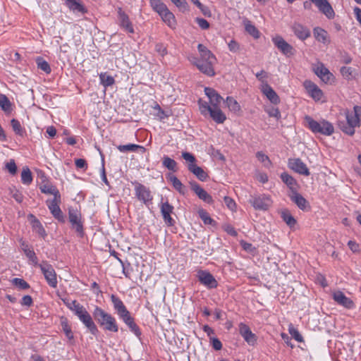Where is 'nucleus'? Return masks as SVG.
I'll list each match as a JSON object with an SVG mask.
<instances>
[{"instance_id": "nucleus-6", "label": "nucleus", "mask_w": 361, "mask_h": 361, "mask_svg": "<svg viewBox=\"0 0 361 361\" xmlns=\"http://www.w3.org/2000/svg\"><path fill=\"white\" fill-rule=\"evenodd\" d=\"M75 307V314L78 317L80 321L82 322V324L87 328V329L92 334L96 335L99 332V330L90 313L82 305L76 306Z\"/></svg>"}, {"instance_id": "nucleus-12", "label": "nucleus", "mask_w": 361, "mask_h": 361, "mask_svg": "<svg viewBox=\"0 0 361 361\" xmlns=\"http://www.w3.org/2000/svg\"><path fill=\"white\" fill-rule=\"evenodd\" d=\"M135 192L137 199L145 204H147L152 200L149 190L140 183H135Z\"/></svg>"}, {"instance_id": "nucleus-38", "label": "nucleus", "mask_w": 361, "mask_h": 361, "mask_svg": "<svg viewBox=\"0 0 361 361\" xmlns=\"http://www.w3.org/2000/svg\"><path fill=\"white\" fill-rule=\"evenodd\" d=\"M161 19L167 23V25L170 27H173L176 24L175 16L168 9L166 8V11H163L159 15Z\"/></svg>"}, {"instance_id": "nucleus-61", "label": "nucleus", "mask_w": 361, "mask_h": 361, "mask_svg": "<svg viewBox=\"0 0 361 361\" xmlns=\"http://www.w3.org/2000/svg\"><path fill=\"white\" fill-rule=\"evenodd\" d=\"M223 228H224V230L227 233H228L229 235H231L232 236H236L238 234L236 231L235 230V228L230 224H225V225H224Z\"/></svg>"}, {"instance_id": "nucleus-44", "label": "nucleus", "mask_w": 361, "mask_h": 361, "mask_svg": "<svg viewBox=\"0 0 361 361\" xmlns=\"http://www.w3.org/2000/svg\"><path fill=\"white\" fill-rule=\"evenodd\" d=\"M117 149L121 152H135L137 149H145V148L140 145H135V144H128V145H118L117 147Z\"/></svg>"}, {"instance_id": "nucleus-47", "label": "nucleus", "mask_w": 361, "mask_h": 361, "mask_svg": "<svg viewBox=\"0 0 361 361\" xmlns=\"http://www.w3.org/2000/svg\"><path fill=\"white\" fill-rule=\"evenodd\" d=\"M11 125L16 135H20L21 137L24 135L25 133V130L22 128L20 122L18 120L13 118L11 121Z\"/></svg>"}, {"instance_id": "nucleus-55", "label": "nucleus", "mask_w": 361, "mask_h": 361, "mask_svg": "<svg viewBox=\"0 0 361 361\" xmlns=\"http://www.w3.org/2000/svg\"><path fill=\"white\" fill-rule=\"evenodd\" d=\"M61 300L66 306L73 312L75 311V307L81 305L76 300H71L68 298H61Z\"/></svg>"}, {"instance_id": "nucleus-52", "label": "nucleus", "mask_w": 361, "mask_h": 361, "mask_svg": "<svg viewBox=\"0 0 361 361\" xmlns=\"http://www.w3.org/2000/svg\"><path fill=\"white\" fill-rule=\"evenodd\" d=\"M5 169L11 174L15 175L17 172V166L14 159L10 161L5 164Z\"/></svg>"}, {"instance_id": "nucleus-2", "label": "nucleus", "mask_w": 361, "mask_h": 361, "mask_svg": "<svg viewBox=\"0 0 361 361\" xmlns=\"http://www.w3.org/2000/svg\"><path fill=\"white\" fill-rule=\"evenodd\" d=\"M197 49L201 55L202 61L197 65V69L208 76H214L215 72L214 64L216 61L215 56L203 44H199Z\"/></svg>"}, {"instance_id": "nucleus-50", "label": "nucleus", "mask_w": 361, "mask_h": 361, "mask_svg": "<svg viewBox=\"0 0 361 361\" xmlns=\"http://www.w3.org/2000/svg\"><path fill=\"white\" fill-rule=\"evenodd\" d=\"M289 334L298 342L303 341L302 336L299 331L293 326L290 324L288 327Z\"/></svg>"}, {"instance_id": "nucleus-8", "label": "nucleus", "mask_w": 361, "mask_h": 361, "mask_svg": "<svg viewBox=\"0 0 361 361\" xmlns=\"http://www.w3.org/2000/svg\"><path fill=\"white\" fill-rule=\"evenodd\" d=\"M249 202L257 210H267L272 202L270 197L265 195L251 196Z\"/></svg>"}, {"instance_id": "nucleus-29", "label": "nucleus", "mask_w": 361, "mask_h": 361, "mask_svg": "<svg viewBox=\"0 0 361 361\" xmlns=\"http://www.w3.org/2000/svg\"><path fill=\"white\" fill-rule=\"evenodd\" d=\"M187 167L188 171L194 174L200 181H205L207 179V173L197 164H188Z\"/></svg>"}, {"instance_id": "nucleus-64", "label": "nucleus", "mask_w": 361, "mask_h": 361, "mask_svg": "<svg viewBox=\"0 0 361 361\" xmlns=\"http://www.w3.org/2000/svg\"><path fill=\"white\" fill-rule=\"evenodd\" d=\"M20 304L23 306L30 307L32 304V298L30 295H25L23 297Z\"/></svg>"}, {"instance_id": "nucleus-58", "label": "nucleus", "mask_w": 361, "mask_h": 361, "mask_svg": "<svg viewBox=\"0 0 361 361\" xmlns=\"http://www.w3.org/2000/svg\"><path fill=\"white\" fill-rule=\"evenodd\" d=\"M353 71V70L351 67L343 66L341 68V73L346 78H350L352 76Z\"/></svg>"}, {"instance_id": "nucleus-41", "label": "nucleus", "mask_w": 361, "mask_h": 361, "mask_svg": "<svg viewBox=\"0 0 361 361\" xmlns=\"http://www.w3.org/2000/svg\"><path fill=\"white\" fill-rule=\"evenodd\" d=\"M245 28L246 32H247L250 35H252L254 38L257 39L259 37V32L256 28V27L252 24V23L245 20L244 21Z\"/></svg>"}, {"instance_id": "nucleus-26", "label": "nucleus", "mask_w": 361, "mask_h": 361, "mask_svg": "<svg viewBox=\"0 0 361 361\" xmlns=\"http://www.w3.org/2000/svg\"><path fill=\"white\" fill-rule=\"evenodd\" d=\"M319 10L324 13L329 19L334 18L335 13L331 4L327 0H321L315 4Z\"/></svg>"}, {"instance_id": "nucleus-31", "label": "nucleus", "mask_w": 361, "mask_h": 361, "mask_svg": "<svg viewBox=\"0 0 361 361\" xmlns=\"http://www.w3.org/2000/svg\"><path fill=\"white\" fill-rule=\"evenodd\" d=\"M21 249L24 252L26 257L35 264L38 265V259L32 250H30L29 245L24 241L21 243Z\"/></svg>"}, {"instance_id": "nucleus-34", "label": "nucleus", "mask_w": 361, "mask_h": 361, "mask_svg": "<svg viewBox=\"0 0 361 361\" xmlns=\"http://www.w3.org/2000/svg\"><path fill=\"white\" fill-rule=\"evenodd\" d=\"M40 190L42 193L53 195L54 198H60L61 195L58 189L51 184H44L40 186Z\"/></svg>"}, {"instance_id": "nucleus-53", "label": "nucleus", "mask_w": 361, "mask_h": 361, "mask_svg": "<svg viewBox=\"0 0 361 361\" xmlns=\"http://www.w3.org/2000/svg\"><path fill=\"white\" fill-rule=\"evenodd\" d=\"M61 326L63 328V331H64L66 337L69 339H73V334L71 331V326L68 324L66 321L61 322Z\"/></svg>"}, {"instance_id": "nucleus-30", "label": "nucleus", "mask_w": 361, "mask_h": 361, "mask_svg": "<svg viewBox=\"0 0 361 361\" xmlns=\"http://www.w3.org/2000/svg\"><path fill=\"white\" fill-rule=\"evenodd\" d=\"M314 37L316 40L323 44L329 43V37L327 32L322 27H316L313 29Z\"/></svg>"}, {"instance_id": "nucleus-11", "label": "nucleus", "mask_w": 361, "mask_h": 361, "mask_svg": "<svg viewBox=\"0 0 361 361\" xmlns=\"http://www.w3.org/2000/svg\"><path fill=\"white\" fill-rule=\"evenodd\" d=\"M118 24L128 33H134V28L128 16L122 10L118 8Z\"/></svg>"}, {"instance_id": "nucleus-25", "label": "nucleus", "mask_w": 361, "mask_h": 361, "mask_svg": "<svg viewBox=\"0 0 361 361\" xmlns=\"http://www.w3.org/2000/svg\"><path fill=\"white\" fill-rule=\"evenodd\" d=\"M261 91L264 94L266 95L267 99L273 104H276L280 102V99L274 89L268 84L264 83V85L261 87Z\"/></svg>"}, {"instance_id": "nucleus-20", "label": "nucleus", "mask_w": 361, "mask_h": 361, "mask_svg": "<svg viewBox=\"0 0 361 361\" xmlns=\"http://www.w3.org/2000/svg\"><path fill=\"white\" fill-rule=\"evenodd\" d=\"M173 207L168 202L161 203V213L165 224L168 226H172L175 224V221L171 216V214L173 213Z\"/></svg>"}, {"instance_id": "nucleus-17", "label": "nucleus", "mask_w": 361, "mask_h": 361, "mask_svg": "<svg viewBox=\"0 0 361 361\" xmlns=\"http://www.w3.org/2000/svg\"><path fill=\"white\" fill-rule=\"evenodd\" d=\"M239 333L249 345H254L256 343V335L252 332L250 328L245 324L240 323Z\"/></svg>"}, {"instance_id": "nucleus-48", "label": "nucleus", "mask_w": 361, "mask_h": 361, "mask_svg": "<svg viewBox=\"0 0 361 361\" xmlns=\"http://www.w3.org/2000/svg\"><path fill=\"white\" fill-rule=\"evenodd\" d=\"M38 68L44 71L46 73H49L51 72V68L49 64L44 61L42 58L39 57L36 60Z\"/></svg>"}, {"instance_id": "nucleus-3", "label": "nucleus", "mask_w": 361, "mask_h": 361, "mask_svg": "<svg viewBox=\"0 0 361 361\" xmlns=\"http://www.w3.org/2000/svg\"><path fill=\"white\" fill-rule=\"evenodd\" d=\"M93 317L104 330L111 332L118 331V326L115 317L101 307H95L93 312Z\"/></svg>"}, {"instance_id": "nucleus-37", "label": "nucleus", "mask_w": 361, "mask_h": 361, "mask_svg": "<svg viewBox=\"0 0 361 361\" xmlns=\"http://www.w3.org/2000/svg\"><path fill=\"white\" fill-rule=\"evenodd\" d=\"M162 165L164 167L173 172H176L178 171L177 162L168 156H164L162 158Z\"/></svg>"}, {"instance_id": "nucleus-51", "label": "nucleus", "mask_w": 361, "mask_h": 361, "mask_svg": "<svg viewBox=\"0 0 361 361\" xmlns=\"http://www.w3.org/2000/svg\"><path fill=\"white\" fill-rule=\"evenodd\" d=\"M256 157L258 159V160L259 161H261L262 163H263L266 167H269L271 165V161L269 160V158L268 157V156L264 154L263 152H257Z\"/></svg>"}, {"instance_id": "nucleus-27", "label": "nucleus", "mask_w": 361, "mask_h": 361, "mask_svg": "<svg viewBox=\"0 0 361 361\" xmlns=\"http://www.w3.org/2000/svg\"><path fill=\"white\" fill-rule=\"evenodd\" d=\"M111 300L113 303L114 308L116 311L119 317L129 312L122 300L116 295L112 294L111 295Z\"/></svg>"}, {"instance_id": "nucleus-32", "label": "nucleus", "mask_w": 361, "mask_h": 361, "mask_svg": "<svg viewBox=\"0 0 361 361\" xmlns=\"http://www.w3.org/2000/svg\"><path fill=\"white\" fill-rule=\"evenodd\" d=\"M66 3L67 6L73 11H77L82 13L87 12V10L81 4L80 0H66Z\"/></svg>"}, {"instance_id": "nucleus-1", "label": "nucleus", "mask_w": 361, "mask_h": 361, "mask_svg": "<svg viewBox=\"0 0 361 361\" xmlns=\"http://www.w3.org/2000/svg\"><path fill=\"white\" fill-rule=\"evenodd\" d=\"M346 122H339L340 129L348 135H353L355 128L360 126L361 123V106H355L352 111L345 112Z\"/></svg>"}, {"instance_id": "nucleus-22", "label": "nucleus", "mask_w": 361, "mask_h": 361, "mask_svg": "<svg viewBox=\"0 0 361 361\" xmlns=\"http://www.w3.org/2000/svg\"><path fill=\"white\" fill-rule=\"evenodd\" d=\"M204 93L209 98L210 106H219V104L223 100V98L214 89L211 87H205Z\"/></svg>"}, {"instance_id": "nucleus-4", "label": "nucleus", "mask_w": 361, "mask_h": 361, "mask_svg": "<svg viewBox=\"0 0 361 361\" xmlns=\"http://www.w3.org/2000/svg\"><path fill=\"white\" fill-rule=\"evenodd\" d=\"M305 122L306 126L314 133H320L326 136H330L334 133L333 125L326 120L323 119L317 121L311 116H306L305 117Z\"/></svg>"}, {"instance_id": "nucleus-7", "label": "nucleus", "mask_w": 361, "mask_h": 361, "mask_svg": "<svg viewBox=\"0 0 361 361\" xmlns=\"http://www.w3.org/2000/svg\"><path fill=\"white\" fill-rule=\"evenodd\" d=\"M37 266L40 268L47 283L52 288H56L58 281L56 273L53 267L46 261L38 264Z\"/></svg>"}, {"instance_id": "nucleus-9", "label": "nucleus", "mask_w": 361, "mask_h": 361, "mask_svg": "<svg viewBox=\"0 0 361 361\" xmlns=\"http://www.w3.org/2000/svg\"><path fill=\"white\" fill-rule=\"evenodd\" d=\"M69 221L72 224L73 228L80 235H83V227L81 221V214L77 209L70 208L68 211Z\"/></svg>"}, {"instance_id": "nucleus-10", "label": "nucleus", "mask_w": 361, "mask_h": 361, "mask_svg": "<svg viewBox=\"0 0 361 361\" xmlns=\"http://www.w3.org/2000/svg\"><path fill=\"white\" fill-rule=\"evenodd\" d=\"M61 203V197L60 198H54L52 200L47 201V204L48 208L49 209L51 214L54 217L57 219L59 221L64 222L65 217L63 214L61 209L59 207V204Z\"/></svg>"}, {"instance_id": "nucleus-24", "label": "nucleus", "mask_w": 361, "mask_h": 361, "mask_svg": "<svg viewBox=\"0 0 361 361\" xmlns=\"http://www.w3.org/2000/svg\"><path fill=\"white\" fill-rule=\"evenodd\" d=\"M292 30L297 37L301 40H305L311 35L310 29L300 23H294L292 26Z\"/></svg>"}, {"instance_id": "nucleus-19", "label": "nucleus", "mask_w": 361, "mask_h": 361, "mask_svg": "<svg viewBox=\"0 0 361 361\" xmlns=\"http://www.w3.org/2000/svg\"><path fill=\"white\" fill-rule=\"evenodd\" d=\"M290 199L294 202L297 207L302 211H309L310 205L308 201L300 193L293 191L289 195Z\"/></svg>"}, {"instance_id": "nucleus-56", "label": "nucleus", "mask_w": 361, "mask_h": 361, "mask_svg": "<svg viewBox=\"0 0 361 361\" xmlns=\"http://www.w3.org/2000/svg\"><path fill=\"white\" fill-rule=\"evenodd\" d=\"M181 156L183 159L188 162V164H196L195 162L197 160L192 154L188 152H183Z\"/></svg>"}, {"instance_id": "nucleus-49", "label": "nucleus", "mask_w": 361, "mask_h": 361, "mask_svg": "<svg viewBox=\"0 0 361 361\" xmlns=\"http://www.w3.org/2000/svg\"><path fill=\"white\" fill-rule=\"evenodd\" d=\"M13 284L18 286L20 289L25 290L30 288L29 284L23 279L19 278H14L12 280Z\"/></svg>"}, {"instance_id": "nucleus-16", "label": "nucleus", "mask_w": 361, "mask_h": 361, "mask_svg": "<svg viewBox=\"0 0 361 361\" xmlns=\"http://www.w3.org/2000/svg\"><path fill=\"white\" fill-rule=\"evenodd\" d=\"M288 166L290 169L295 171L296 173L304 175L309 176L310 171L307 167L306 164L302 161L300 159H291L288 161Z\"/></svg>"}, {"instance_id": "nucleus-33", "label": "nucleus", "mask_w": 361, "mask_h": 361, "mask_svg": "<svg viewBox=\"0 0 361 361\" xmlns=\"http://www.w3.org/2000/svg\"><path fill=\"white\" fill-rule=\"evenodd\" d=\"M281 217L283 221L290 227L293 228L295 226L297 221L290 214V211L285 209L281 212Z\"/></svg>"}, {"instance_id": "nucleus-21", "label": "nucleus", "mask_w": 361, "mask_h": 361, "mask_svg": "<svg viewBox=\"0 0 361 361\" xmlns=\"http://www.w3.org/2000/svg\"><path fill=\"white\" fill-rule=\"evenodd\" d=\"M314 73L324 82H329L333 78V74L322 63H318L314 68Z\"/></svg>"}, {"instance_id": "nucleus-36", "label": "nucleus", "mask_w": 361, "mask_h": 361, "mask_svg": "<svg viewBox=\"0 0 361 361\" xmlns=\"http://www.w3.org/2000/svg\"><path fill=\"white\" fill-rule=\"evenodd\" d=\"M226 103L229 110L235 114L241 111V108L238 102L232 97H227Z\"/></svg>"}, {"instance_id": "nucleus-54", "label": "nucleus", "mask_w": 361, "mask_h": 361, "mask_svg": "<svg viewBox=\"0 0 361 361\" xmlns=\"http://www.w3.org/2000/svg\"><path fill=\"white\" fill-rule=\"evenodd\" d=\"M10 194L17 202L21 203L23 202V195L16 188H10Z\"/></svg>"}, {"instance_id": "nucleus-43", "label": "nucleus", "mask_w": 361, "mask_h": 361, "mask_svg": "<svg viewBox=\"0 0 361 361\" xmlns=\"http://www.w3.org/2000/svg\"><path fill=\"white\" fill-rule=\"evenodd\" d=\"M150 4L152 8L160 15L166 11L167 6L160 0H150Z\"/></svg>"}, {"instance_id": "nucleus-45", "label": "nucleus", "mask_w": 361, "mask_h": 361, "mask_svg": "<svg viewBox=\"0 0 361 361\" xmlns=\"http://www.w3.org/2000/svg\"><path fill=\"white\" fill-rule=\"evenodd\" d=\"M99 79L101 84L104 87H109L114 84L115 80L111 75H107L106 73H101L99 74Z\"/></svg>"}, {"instance_id": "nucleus-60", "label": "nucleus", "mask_w": 361, "mask_h": 361, "mask_svg": "<svg viewBox=\"0 0 361 361\" xmlns=\"http://www.w3.org/2000/svg\"><path fill=\"white\" fill-rule=\"evenodd\" d=\"M196 22L197 23L198 25L203 30H207L209 27V23L208 21L204 18H196Z\"/></svg>"}, {"instance_id": "nucleus-23", "label": "nucleus", "mask_w": 361, "mask_h": 361, "mask_svg": "<svg viewBox=\"0 0 361 361\" xmlns=\"http://www.w3.org/2000/svg\"><path fill=\"white\" fill-rule=\"evenodd\" d=\"M333 298L338 305L348 309H351L354 307L353 301L350 298H347L344 293L340 290L334 293Z\"/></svg>"}, {"instance_id": "nucleus-57", "label": "nucleus", "mask_w": 361, "mask_h": 361, "mask_svg": "<svg viewBox=\"0 0 361 361\" xmlns=\"http://www.w3.org/2000/svg\"><path fill=\"white\" fill-rule=\"evenodd\" d=\"M268 75L267 73L262 70L260 72H258L256 73V78L261 82L262 85L261 87H262L264 83H267V78Z\"/></svg>"}, {"instance_id": "nucleus-13", "label": "nucleus", "mask_w": 361, "mask_h": 361, "mask_svg": "<svg viewBox=\"0 0 361 361\" xmlns=\"http://www.w3.org/2000/svg\"><path fill=\"white\" fill-rule=\"evenodd\" d=\"M200 282L208 288H214L218 286L217 281L212 274L207 271L200 270L197 275Z\"/></svg>"}, {"instance_id": "nucleus-63", "label": "nucleus", "mask_w": 361, "mask_h": 361, "mask_svg": "<svg viewBox=\"0 0 361 361\" xmlns=\"http://www.w3.org/2000/svg\"><path fill=\"white\" fill-rule=\"evenodd\" d=\"M155 50L161 56H164L167 53L166 47L162 44H157L155 47Z\"/></svg>"}, {"instance_id": "nucleus-46", "label": "nucleus", "mask_w": 361, "mask_h": 361, "mask_svg": "<svg viewBox=\"0 0 361 361\" xmlns=\"http://www.w3.org/2000/svg\"><path fill=\"white\" fill-rule=\"evenodd\" d=\"M0 106L5 112H10L11 110V104L8 97L0 94Z\"/></svg>"}, {"instance_id": "nucleus-40", "label": "nucleus", "mask_w": 361, "mask_h": 361, "mask_svg": "<svg viewBox=\"0 0 361 361\" xmlns=\"http://www.w3.org/2000/svg\"><path fill=\"white\" fill-rule=\"evenodd\" d=\"M21 181L23 184L29 185L32 182V172L27 166L23 169L21 172Z\"/></svg>"}, {"instance_id": "nucleus-15", "label": "nucleus", "mask_w": 361, "mask_h": 361, "mask_svg": "<svg viewBox=\"0 0 361 361\" xmlns=\"http://www.w3.org/2000/svg\"><path fill=\"white\" fill-rule=\"evenodd\" d=\"M274 45L285 55L294 54L293 47L286 42L281 36H276L272 39Z\"/></svg>"}, {"instance_id": "nucleus-35", "label": "nucleus", "mask_w": 361, "mask_h": 361, "mask_svg": "<svg viewBox=\"0 0 361 361\" xmlns=\"http://www.w3.org/2000/svg\"><path fill=\"white\" fill-rule=\"evenodd\" d=\"M281 178L284 183L290 189L291 192L297 190L296 180L287 173H283L281 175Z\"/></svg>"}, {"instance_id": "nucleus-62", "label": "nucleus", "mask_w": 361, "mask_h": 361, "mask_svg": "<svg viewBox=\"0 0 361 361\" xmlns=\"http://www.w3.org/2000/svg\"><path fill=\"white\" fill-rule=\"evenodd\" d=\"M75 166L78 169H87V164L86 161L83 159H77L75 160Z\"/></svg>"}, {"instance_id": "nucleus-59", "label": "nucleus", "mask_w": 361, "mask_h": 361, "mask_svg": "<svg viewBox=\"0 0 361 361\" xmlns=\"http://www.w3.org/2000/svg\"><path fill=\"white\" fill-rule=\"evenodd\" d=\"M224 202L231 210H234L236 207L234 200L228 196L224 197Z\"/></svg>"}, {"instance_id": "nucleus-18", "label": "nucleus", "mask_w": 361, "mask_h": 361, "mask_svg": "<svg viewBox=\"0 0 361 361\" xmlns=\"http://www.w3.org/2000/svg\"><path fill=\"white\" fill-rule=\"evenodd\" d=\"M303 85L313 99L319 101L322 98L323 92L315 83L311 80H305Z\"/></svg>"}, {"instance_id": "nucleus-39", "label": "nucleus", "mask_w": 361, "mask_h": 361, "mask_svg": "<svg viewBox=\"0 0 361 361\" xmlns=\"http://www.w3.org/2000/svg\"><path fill=\"white\" fill-rule=\"evenodd\" d=\"M169 180L172 183L173 187L181 194L185 193V187L180 180L175 176L169 174L167 177Z\"/></svg>"}, {"instance_id": "nucleus-28", "label": "nucleus", "mask_w": 361, "mask_h": 361, "mask_svg": "<svg viewBox=\"0 0 361 361\" xmlns=\"http://www.w3.org/2000/svg\"><path fill=\"white\" fill-rule=\"evenodd\" d=\"M120 318L128 326V328L133 333H134L137 336H140L141 332L140 328L134 322V319L131 317L130 312L126 314L125 315H122V317H121Z\"/></svg>"}, {"instance_id": "nucleus-14", "label": "nucleus", "mask_w": 361, "mask_h": 361, "mask_svg": "<svg viewBox=\"0 0 361 361\" xmlns=\"http://www.w3.org/2000/svg\"><path fill=\"white\" fill-rule=\"evenodd\" d=\"M190 185L191 190L197 195V197L204 202L212 204L214 202L212 197L204 190L197 182L190 181Z\"/></svg>"}, {"instance_id": "nucleus-5", "label": "nucleus", "mask_w": 361, "mask_h": 361, "mask_svg": "<svg viewBox=\"0 0 361 361\" xmlns=\"http://www.w3.org/2000/svg\"><path fill=\"white\" fill-rule=\"evenodd\" d=\"M198 104L202 114H209L212 120L217 123H223L226 121V116L219 106L212 107L208 102L202 99H199Z\"/></svg>"}, {"instance_id": "nucleus-42", "label": "nucleus", "mask_w": 361, "mask_h": 361, "mask_svg": "<svg viewBox=\"0 0 361 361\" xmlns=\"http://www.w3.org/2000/svg\"><path fill=\"white\" fill-rule=\"evenodd\" d=\"M200 218L202 220L204 224L213 225L215 224V221L212 219L208 212L203 209H200L198 211Z\"/></svg>"}]
</instances>
